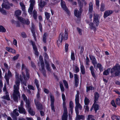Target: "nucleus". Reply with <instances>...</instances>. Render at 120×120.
Instances as JSON below:
<instances>
[{"instance_id": "f257e3e1", "label": "nucleus", "mask_w": 120, "mask_h": 120, "mask_svg": "<svg viewBox=\"0 0 120 120\" xmlns=\"http://www.w3.org/2000/svg\"><path fill=\"white\" fill-rule=\"evenodd\" d=\"M15 77L16 84L14 85V90L13 93V97L14 101L18 102V98H20V94L19 91L20 80L22 81L23 79L21 75H19L18 73L16 72Z\"/></svg>"}, {"instance_id": "f03ea898", "label": "nucleus", "mask_w": 120, "mask_h": 120, "mask_svg": "<svg viewBox=\"0 0 120 120\" xmlns=\"http://www.w3.org/2000/svg\"><path fill=\"white\" fill-rule=\"evenodd\" d=\"M77 94L75 95V102L76 106H75V111L76 114H79V109L80 110H81L82 107L79 103V90L76 91Z\"/></svg>"}, {"instance_id": "7ed1b4c3", "label": "nucleus", "mask_w": 120, "mask_h": 120, "mask_svg": "<svg viewBox=\"0 0 120 120\" xmlns=\"http://www.w3.org/2000/svg\"><path fill=\"white\" fill-rule=\"evenodd\" d=\"M98 15L96 14H94V15L93 22H90L89 23L90 28L95 30L96 28L95 26H98L99 23V21L98 19Z\"/></svg>"}, {"instance_id": "20e7f679", "label": "nucleus", "mask_w": 120, "mask_h": 120, "mask_svg": "<svg viewBox=\"0 0 120 120\" xmlns=\"http://www.w3.org/2000/svg\"><path fill=\"white\" fill-rule=\"evenodd\" d=\"M111 73L112 77L120 75V65L117 64H116L111 69Z\"/></svg>"}, {"instance_id": "39448f33", "label": "nucleus", "mask_w": 120, "mask_h": 120, "mask_svg": "<svg viewBox=\"0 0 120 120\" xmlns=\"http://www.w3.org/2000/svg\"><path fill=\"white\" fill-rule=\"evenodd\" d=\"M68 38V33L66 29H65V34L64 35L63 33H61L59 35V39L57 41V44H60L64 39L66 40Z\"/></svg>"}, {"instance_id": "423d86ee", "label": "nucleus", "mask_w": 120, "mask_h": 120, "mask_svg": "<svg viewBox=\"0 0 120 120\" xmlns=\"http://www.w3.org/2000/svg\"><path fill=\"white\" fill-rule=\"evenodd\" d=\"M24 69L26 71V77L25 75H24V72H22V76L23 77L25 80H27L29 79L30 77L29 74L28 73L29 70L25 66V64H22V70H23Z\"/></svg>"}, {"instance_id": "0eeeda50", "label": "nucleus", "mask_w": 120, "mask_h": 120, "mask_svg": "<svg viewBox=\"0 0 120 120\" xmlns=\"http://www.w3.org/2000/svg\"><path fill=\"white\" fill-rule=\"evenodd\" d=\"M30 4L28 10V12L31 15L35 4V0H30Z\"/></svg>"}, {"instance_id": "6e6552de", "label": "nucleus", "mask_w": 120, "mask_h": 120, "mask_svg": "<svg viewBox=\"0 0 120 120\" xmlns=\"http://www.w3.org/2000/svg\"><path fill=\"white\" fill-rule=\"evenodd\" d=\"M24 103L23 101H21L20 105L19 106L18 108L19 112L20 113L25 114L26 112L25 109L23 107Z\"/></svg>"}, {"instance_id": "1a4fd4ad", "label": "nucleus", "mask_w": 120, "mask_h": 120, "mask_svg": "<svg viewBox=\"0 0 120 120\" xmlns=\"http://www.w3.org/2000/svg\"><path fill=\"white\" fill-rule=\"evenodd\" d=\"M39 62L38 63V65L39 67H41L42 69H44V66L45 64L43 61V57L42 56H40L39 57Z\"/></svg>"}, {"instance_id": "9d476101", "label": "nucleus", "mask_w": 120, "mask_h": 120, "mask_svg": "<svg viewBox=\"0 0 120 120\" xmlns=\"http://www.w3.org/2000/svg\"><path fill=\"white\" fill-rule=\"evenodd\" d=\"M4 3L2 5V8L8 9L10 8L8 0H3Z\"/></svg>"}, {"instance_id": "9b49d317", "label": "nucleus", "mask_w": 120, "mask_h": 120, "mask_svg": "<svg viewBox=\"0 0 120 120\" xmlns=\"http://www.w3.org/2000/svg\"><path fill=\"white\" fill-rule=\"evenodd\" d=\"M35 104L37 109L39 110H41L43 109V107L41 104L39 102L38 100H34Z\"/></svg>"}, {"instance_id": "f8f14e48", "label": "nucleus", "mask_w": 120, "mask_h": 120, "mask_svg": "<svg viewBox=\"0 0 120 120\" xmlns=\"http://www.w3.org/2000/svg\"><path fill=\"white\" fill-rule=\"evenodd\" d=\"M12 76V74L9 70H8V74H6L5 76V78L6 79V82L8 84H9V79L10 77Z\"/></svg>"}, {"instance_id": "ddd939ff", "label": "nucleus", "mask_w": 120, "mask_h": 120, "mask_svg": "<svg viewBox=\"0 0 120 120\" xmlns=\"http://www.w3.org/2000/svg\"><path fill=\"white\" fill-rule=\"evenodd\" d=\"M90 58L92 60V63L94 65V68H95L97 64V62L96 58L95 57L93 56H90Z\"/></svg>"}, {"instance_id": "4468645a", "label": "nucleus", "mask_w": 120, "mask_h": 120, "mask_svg": "<svg viewBox=\"0 0 120 120\" xmlns=\"http://www.w3.org/2000/svg\"><path fill=\"white\" fill-rule=\"evenodd\" d=\"M47 4L46 2L42 0H40L38 4L39 7L41 8H43Z\"/></svg>"}, {"instance_id": "2eb2a0df", "label": "nucleus", "mask_w": 120, "mask_h": 120, "mask_svg": "<svg viewBox=\"0 0 120 120\" xmlns=\"http://www.w3.org/2000/svg\"><path fill=\"white\" fill-rule=\"evenodd\" d=\"M113 11L111 10H108L105 11L104 13V17L106 18L112 13Z\"/></svg>"}, {"instance_id": "dca6fc26", "label": "nucleus", "mask_w": 120, "mask_h": 120, "mask_svg": "<svg viewBox=\"0 0 120 120\" xmlns=\"http://www.w3.org/2000/svg\"><path fill=\"white\" fill-rule=\"evenodd\" d=\"M61 5L62 8L63 9V10L67 12H68V10L66 6L65 5V3L62 0H61Z\"/></svg>"}, {"instance_id": "f3484780", "label": "nucleus", "mask_w": 120, "mask_h": 120, "mask_svg": "<svg viewBox=\"0 0 120 120\" xmlns=\"http://www.w3.org/2000/svg\"><path fill=\"white\" fill-rule=\"evenodd\" d=\"M68 111H64L62 117V120H68Z\"/></svg>"}, {"instance_id": "a211bd4d", "label": "nucleus", "mask_w": 120, "mask_h": 120, "mask_svg": "<svg viewBox=\"0 0 120 120\" xmlns=\"http://www.w3.org/2000/svg\"><path fill=\"white\" fill-rule=\"evenodd\" d=\"M5 95L2 97L1 98L2 99H3L9 101L10 100L9 95L7 91H6L5 93Z\"/></svg>"}, {"instance_id": "6ab92c4d", "label": "nucleus", "mask_w": 120, "mask_h": 120, "mask_svg": "<svg viewBox=\"0 0 120 120\" xmlns=\"http://www.w3.org/2000/svg\"><path fill=\"white\" fill-rule=\"evenodd\" d=\"M94 101L95 103H97L99 97V95L98 93L96 92L94 94Z\"/></svg>"}, {"instance_id": "aec40b11", "label": "nucleus", "mask_w": 120, "mask_h": 120, "mask_svg": "<svg viewBox=\"0 0 120 120\" xmlns=\"http://www.w3.org/2000/svg\"><path fill=\"white\" fill-rule=\"evenodd\" d=\"M96 103H95L94 102V103L92 105V108L94 109L95 113H96L97 111L99 109V105L98 104H96Z\"/></svg>"}, {"instance_id": "412c9836", "label": "nucleus", "mask_w": 120, "mask_h": 120, "mask_svg": "<svg viewBox=\"0 0 120 120\" xmlns=\"http://www.w3.org/2000/svg\"><path fill=\"white\" fill-rule=\"evenodd\" d=\"M90 70L91 74L92 76L94 78H95L96 77V76L95 75L94 71V68L93 66H91L90 68Z\"/></svg>"}, {"instance_id": "4be33fe9", "label": "nucleus", "mask_w": 120, "mask_h": 120, "mask_svg": "<svg viewBox=\"0 0 120 120\" xmlns=\"http://www.w3.org/2000/svg\"><path fill=\"white\" fill-rule=\"evenodd\" d=\"M6 49L7 51L9 52L13 53H15V50L14 49H12L11 48L7 47H6Z\"/></svg>"}, {"instance_id": "5701e85b", "label": "nucleus", "mask_w": 120, "mask_h": 120, "mask_svg": "<svg viewBox=\"0 0 120 120\" xmlns=\"http://www.w3.org/2000/svg\"><path fill=\"white\" fill-rule=\"evenodd\" d=\"M81 14V11L79 12L78 10H76L74 11L75 15L77 17H79Z\"/></svg>"}, {"instance_id": "b1692460", "label": "nucleus", "mask_w": 120, "mask_h": 120, "mask_svg": "<svg viewBox=\"0 0 120 120\" xmlns=\"http://www.w3.org/2000/svg\"><path fill=\"white\" fill-rule=\"evenodd\" d=\"M84 101L85 105H88L90 102L89 99L86 97H85Z\"/></svg>"}, {"instance_id": "393cba45", "label": "nucleus", "mask_w": 120, "mask_h": 120, "mask_svg": "<svg viewBox=\"0 0 120 120\" xmlns=\"http://www.w3.org/2000/svg\"><path fill=\"white\" fill-rule=\"evenodd\" d=\"M47 37V35L46 33H45L43 37V41L44 43H45L46 42V40Z\"/></svg>"}, {"instance_id": "a878e982", "label": "nucleus", "mask_w": 120, "mask_h": 120, "mask_svg": "<svg viewBox=\"0 0 120 120\" xmlns=\"http://www.w3.org/2000/svg\"><path fill=\"white\" fill-rule=\"evenodd\" d=\"M79 114H76V120H80L81 119H83L84 118V116L83 115H79Z\"/></svg>"}, {"instance_id": "bb28decb", "label": "nucleus", "mask_w": 120, "mask_h": 120, "mask_svg": "<svg viewBox=\"0 0 120 120\" xmlns=\"http://www.w3.org/2000/svg\"><path fill=\"white\" fill-rule=\"evenodd\" d=\"M81 71L82 74L84 75L85 73V70L83 66L82 65H81L80 66Z\"/></svg>"}, {"instance_id": "cd10ccee", "label": "nucleus", "mask_w": 120, "mask_h": 120, "mask_svg": "<svg viewBox=\"0 0 120 120\" xmlns=\"http://www.w3.org/2000/svg\"><path fill=\"white\" fill-rule=\"evenodd\" d=\"M39 69L41 72L45 76L46 71L45 69V66H44V69H42V67H39Z\"/></svg>"}, {"instance_id": "c85d7f7f", "label": "nucleus", "mask_w": 120, "mask_h": 120, "mask_svg": "<svg viewBox=\"0 0 120 120\" xmlns=\"http://www.w3.org/2000/svg\"><path fill=\"white\" fill-rule=\"evenodd\" d=\"M110 68H109L107 70H105L104 71L103 73V75H108L109 74V72L110 71Z\"/></svg>"}, {"instance_id": "c756f323", "label": "nucleus", "mask_w": 120, "mask_h": 120, "mask_svg": "<svg viewBox=\"0 0 120 120\" xmlns=\"http://www.w3.org/2000/svg\"><path fill=\"white\" fill-rule=\"evenodd\" d=\"M105 10V4L103 3L101 4L100 5V10L101 11H103Z\"/></svg>"}, {"instance_id": "7c9ffc66", "label": "nucleus", "mask_w": 120, "mask_h": 120, "mask_svg": "<svg viewBox=\"0 0 120 120\" xmlns=\"http://www.w3.org/2000/svg\"><path fill=\"white\" fill-rule=\"evenodd\" d=\"M26 106L28 108V110L31 108L30 104L29 101L26 102Z\"/></svg>"}, {"instance_id": "2f4dec72", "label": "nucleus", "mask_w": 120, "mask_h": 120, "mask_svg": "<svg viewBox=\"0 0 120 120\" xmlns=\"http://www.w3.org/2000/svg\"><path fill=\"white\" fill-rule=\"evenodd\" d=\"M33 16L35 19L37 18V12L35 10H34L33 13Z\"/></svg>"}, {"instance_id": "473e14b6", "label": "nucleus", "mask_w": 120, "mask_h": 120, "mask_svg": "<svg viewBox=\"0 0 120 120\" xmlns=\"http://www.w3.org/2000/svg\"><path fill=\"white\" fill-rule=\"evenodd\" d=\"M31 31L33 34V36L34 38L35 41H36V36L35 32L34 29V28H32L31 29Z\"/></svg>"}, {"instance_id": "72a5a7b5", "label": "nucleus", "mask_w": 120, "mask_h": 120, "mask_svg": "<svg viewBox=\"0 0 120 120\" xmlns=\"http://www.w3.org/2000/svg\"><path fill=\"white\" fill-rule=\"evenodd\" d=\"M45 63L46 64V69L49 71H51V69L49 67V65L47 61H45Z\"/></svg>"}, {"instance_id": "f704fd0d", "label": "nucleus", "mask_w": 120, "mask_h": 120, "mask_svg": "<svg viewBox=\"0 0 120 120\" xmlns=\"http://www.w3.org/2000/svg\"><path fill=\"white\" fill-rule=\"evenodd\" d=\"M89 10L90 12H91L93 10V5L92 3L90 2L89 4Z\"/></svg>"}, {"instance_id": "c9c22d12", "label": "nucleus", "mask_w": 120, "mask_h": 120, "mask_svg": "<svg viewBox=\"0 0 120 120\" xmlns=\"http://www.w3.org/2000/svg\"><path fill=\"white\" fill-rule=\"evenodd\" d=\"M50 95L51 98V103H54V99L53 95L51 93H50Z\"/></svg>"}, {"instance_id": "e433bc0d", "label": "nucleus", "mask_w": 120, "mask_h": 120, "mask_svg": "<svg viewBox=\"0 0 120 120\" xmlns=\"http://www.w3.org/2000/svg\"><path fill=\"white\" fill-rule=\"evenodd\" d=\"M20 4L21 7V9L22 11H25V5L22 2L20 3Z\"/></svg>"}, {"instance_id": "4c0bfd02", "label": "nucleus", "mask_w": 120, "mask_h": 120, "mask_svg": "<svg viewBox=\"0 0 120 120\" xmlns=\"http://www.w3.org/2000/svg\"><path fill=\"white\" fill-rule=\"evenodd\" d=\"M21 11L20 10H18L15 11V15L17 16H18L21 15Z\"/></svg>"}, {"instance_id": "58836bf2", "label": "nucleus", "mask_w": 120, "mask_h": 120, "mask_svg": "<svg viewBox=\"0 0 120 120\" xmlns=\"http://www.w3.org/2000/svg\"><path fill=\"white\" fill-rule=\"evenodd\" d=\"M120 98H117L115 102L116 104L120 106Z\"/></svg>"}, {"instance_id": "ea45409f", "label": "nucleus", "mask_w": 120, "mask_h": 120, "mask_svg": "<svg viewBox=\"0 0 120 120\" xmlns=\"http://www.w3.org/2000/svg\"><path fill=\"white\" fill-rule=\"evenodd\" d=\"M6 31V29L3 26H0V32H5Z\"/></svg>"}, {"instance_id": "a19ab883", "label": "nucleus", "mask_w": 120, "mask_h": 120, "mask_svg": "<svg viewBox=\"0 0 120 120\" xmlns=\"http://www.w3.org/2000/svg\"><path fill=\"white\" fill-rule=\"evenodd\" d=\"M70 110L71 111H72L73 108V103L72 101H70L69 104Z\"/></svg>"}, {"instance_id": "79ce46f5", "label": "nucleus", "mask_w": 120, "mask_h": 120, "mask_svg": "<svg viewBox=\"0 0 120 120\" xmlns=\"http://www.w3.org/2000/svg\"><path fill=\"white\" fill-rule=\"evenodd\" d=\"M28 111L29 113L31 115L33 116L34 115L35 112L31 109V108L28 110Z\"/></svg>"}, {"instance_id": "37998d69", "label": "nucleus", "mask_w": 120, "mask_h": 120, "mask_svg": "<svg viewBox=\"0 0 120 120\" xmlns=\"http://www.w3.org/2000/svg\"><path fill=\"white\" fill-rule=\"evenodd\" d=\"M22 97L24 101H25L26 102L29 101L28 100H27V98L24 94H22Z\"/></svg>"}, {"instance_id": "c03bdc74", "label": "nucleus", "mask_w": 120, "mask_h": 120, "mask_svg": "<svg viewBox=\"0 0 120 120\" xmlns=\"http://www.w3.org/2000/svg\"><path fill=\"white\" fill-rule=\"evenodd\" d=\"M94 87L92 86H90L86 87V90L87 92H88L90 90H94Z\"/></svg>"}, {"instance_id": "a18cd8bd", "label": "nucleus", "mask_w": 120, "mask_h": 120, "mask_svg": "<svg viewBox=\"0 0 120 120\" xmlns=\"http://www.w3.org/2000/svg\"><path fill=\"white\" fill-rule=\"evenodd\" d=\"M45 15L47 19H48L49 18L50 16V14L49 13L47 12H45Z\"/></svg>"}, {"instance_id": "49530a36", "label": "nucleus", "mask_w": 120, "mask_h": 120, "mask_svg": "<svg viewBox=\"0 0 120 120\" xmlns=\"http://www.w3.org/2000/svg\"><path fill=\"white\" fill-rule=\"evenodd\" d=\"M18 19L22 23H24V19L22 17H18Z\"/></svg>"}, {"instance_id": "de8ad7c7", "label": "nucleus", "mask_w": 120, "mask_h": 120, "mask_svg": "<svg viewBox=\"0 0 120 120\" xmlns=\"http://www.w3.org/2000/svg\"><path fill=\"white\" fill-rule=\"evenodd\" d=\"M63 107L64 109V111H68L67 109L66 106V103L65 101H63Z\"/></svg>"}, {"instance_id": "09e8293b", "label": "nucleus", "mask_w": 120, "mask_h": 120, "mask_svg": "<svg viewBox=\"0 0 120 120\" xmlns=\"http://www.w3.org/2000/svg\"><path fill=\"white\" fill-rule=\"evenodd\" d=\"M60 86L61 91L62 92H64V89L62 83L61 82H60Z\"/></svg>"}, {"instance_id": "8fccbe9b", "label": "nucleus", "mask_w": 120, "mask_h": 120, "mask_svg": "<svg viewBox=\"0 0 120 120\" xmlns=\"http://www.w3.org/2000/svg\"><path fill=\"white\" fill-rule=\"evenodd\" d=\"M38 81L36 79H35V83L36 85V86L38 90H39L40 88L39 87V85L38 84Z\"/></svg>"}, {"instance_id": "3c124183", "label": "nucleus", "mask_w": 120, "mask_h": 120, "mask_svg": "<svg viewBox=\"0 0 120 120\" xmlns=\"http://www.w3.org/2000/svg\"><path fill=\"white\" fill-rule=\"evenodd\" d=\"M13 112L14 114L16 116H18L19 115L18 110L17 109H15L14 110Z\"/></svg>"}, {"instance_id": "603ef678", "label": "nucleus", "mask_w": 120, "mask_h": 120, "mask_svg": "<svg viewBox=\"0 0 120 120\" xmlns=\"http://www.w3.org/2000/svg\"><path fill=\"white\" fill-rule=\"evenodd\" d=\"M71 59L72 60H75L74 53L73 52H71Z\"/></svg>"}, {"instance_id": "864d4df0", "label": "nucleus", "mask_w": 120, "mask_h": 120, "mask_svg": "<svg viewBox=\"0 0 120 120\" xmlns=\"http://www.w3.org/2000/svg\"><path fill=\"white\" fill-rule=\"evenodd\" d=\"M87 120H95L93 118V116L92 115H89L88 116Z\"/></svg>"}, {"instance_id": "5fc2aeb1", "label": "nucleus", "mask_w": 120, "mask_h": 120, "mask_svg": "<svg viewBox=\"0 0 120 120\" xmlns=\"http://www.w3.org/2000/svg\"><path fill=\"white\" fill-rule=\"evenodd\" d=\"M63 82L65 87L67 88H68V85L67 81L65 80H64Z\"/></svg>"}, {"instance_id": "6e6d98bb", "label": "nucleus", "mask_w": 120, "mask_h": 120, "mask_svg": "<svg viewBox=\"0 0 120 120\" xmlns=\"http://www.w3.org/2000/svg\"><path fill=\"white\" fill-rule=\"evenodd\" d=\"M77 29L79 34L80 35H82V30L81 29L78 27H77Z\"/></svg>"}, {"instance_id": "4d7b16f0", "label": "nucleus", "mask_w": 120, "mask_h": 120, "mask_svg": "<svg viewBox=\"0 0 120 120\" xmlns=\"http://www.w3.org/2000/svg\"><path fill=\"white\" fill-rule=\"evenodd\" d=\"M75 82H79L78 76L77 74H75L74 76Z\"/></svg>"}, {"instance_id": "13d9d810", "label": "nucleus", "mask_w": 120, "mask_h": 120, "mask_svg": "<svg viewBox=\"0 0 120 120\" xmlns=\"http://www.w3.org/2000/svg\"><path fill=\"white\" fill-rule=\"evenodd\" d=\"M44 55L45 56L44 60L45 61H45H47L46 60L48 59H49V57L48 55L46 53H44Z\"/></svg>"}, {"instance_id": "bf43d9fd", "label": "nucleus", "mask_w": 120, "mask_h": 120, "mask_svg": "<svg viewBox=\"0 0 120 120\" xmlns=\"http://www.w3.org/2000/svg\"><path fill=\"white\" fill-rule=\"evenodd\" d=\"M51 105L52 110L53 112H55V109L54 108V103H51Z\"/></svg>"}, {"instance_id": "052dcab7", "label": "nucleus", "mask_w": 120, "mask_h": 120, "mask_svg": "<svg viewBox=\"0 0 120 120\" xmlns=\"http://www.w3.org/2000/svg\"><path fill=\"white\" fill-rule=\"evenodd\" d=\"M84 108L85 109V111H89V107L88 105H85L84 106Z\"/></svg>"}, {"instance_id": "680f3d73", "label": "nucleus", "mask_w": 120, "mask_h": 120, "mask_svg": "<svg viewBox=\"0 0 120 120\" xmlns=\"http://www.w3.org/2000/svg\"><path fill=\"white\" fill-rule=\"evenodd\" d=\"M0 12L3 14L5 15L6 14V12L5 10L2 8H1L0 10Z\"/></svg>"}, {"instance_id": "e2e57ef3", "label": "nucleus", "mask_w": 120, "mask_h": 120, "mask_svg": "<svg viewBox=\"0 0 120 120\" xmlns=\"http://www.w3.org/2000/svg\"><path fill=\"white\" fill-rule=\"evenodd\" d=\"M28 87L29 89L32 90H34V87L31 85H28Z\"/></svg>"}, {"instance_id": "0e129e2a", "label": "nucleus", "mask_w": 120, "mask_h": 120, "mask_svg": "<svg viewBox=\"0 0 120 120\" xmlns=\"http://www.w3.org/2000/svg\"><path fill=\"white\" fill-rule=\"evenodd\" d=\"M89 60L88 57L86 56V65H89Z\"/></svg>"}, {"instance_id": "69168bd1", "label": "nucleus", "mask_w": 120, "mask_h": 120, "mask_svg": "<svg viewBox=\"0 0 120 120\" xmlns=\"http://www.w3.org/2000/svg\"><path fill=\"white\" fill-rule=\"evenodd\" d=\"M21 36L23 38H26L27 37L26 34L24 32H23L21 33Z\"/></svg>"}, {"instance_id": "338daca9", "label": "nucleus", "mask_w": 120, "mask_h": 120, "mask_svg": "<svg viewBox=\"0 0 120 120\" xmlns=\"http://www.w3.org/2000/svg\"><path fill=\"white\" fill-rule=\"evenodd\" d=\"M19 56V54H17L13 58V59L14 60H17L18 58V57Z\"/></svg>"}, {"instance_id": "774afa93", "label": "nucleus", "mask_w": 120, "mask_h": 120, "mask_svg": "<svg viewBox=\"0 0 120 120\" xmlns=\"http://www.w3.org/2000/svg\"><path fill=\"white\" fill-rule=\"evenodd\" d=\"M118 116H116L115 115H113L111 117V118L112 120H114L115 119H116Z\"/></svg>"}]
</instances>
